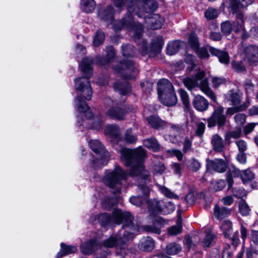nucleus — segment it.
<instances>
[{"instance_id":"nucleus-53","label":"nucleus","mask_w":258,"mask_h":258,"mask_svg":"<svg viewBox=\"0 0 258 258\" xmlns=\"http://www.w3.org/2000/svg\"><path fill=\"white\" fill-rule=\"evenodd\" d=\"M116 203V202L112 198H106L102 201L103 206L107 210H109Z\"/></svg>"},{"instance_id":"nucleus-28","label":"nucleus","mask_w":258,"mask_h":258,"mask_svg":"<svg viewBox=\"0 0 258 258\" xmlns=\"http://www.w3.org/2000/svg\"><path fill=\"white\" fill-rule=\"evenodd\" d=\"M95 6L94 0H81V9L85 13H91L95 9Z\"/></svg>"},{"instance_id":"nucleus-21","label":"nucleus","mask_w":258,"mask_h":258,"mask_svg":"<svg viewBox=\"0 0 258 258\" xmlns=\"http://www.w3.org/2000/svg\"><path fill=\"white\" fill-rule=\"evenodd\" d=\"M106 114L112 118L122 120L124 118L125 111L120 108L113 106L107 111Z\"/></svg>"},{"instance_id":"nucleus-59","label":"nucleus","mask_w":258,"mask_h":258,"mask_svg":"<svg viewBox=\"0 0 258 258\" xmlns=\"http://www.w3.org/2000/svg\"><path fill=\"white\" fill-rule=\"evenodd\" d=\"M195 57L190 54H187L185 57V62L191 66V68L189 69L190 71L192 70L195 66Z\"/></svg>"},{"instance_id":"nucleus-61","label":"nucleus","mask_w":258,"mask_h":258,"mask_svg":"<svg viewBox=\"0 0 258 258\" xmlns=\"http://www.w3.org/2000/svg\"><path fill=\"white\" fill-rule=\"evenodd\" d=\"M235 143L238 148L239 152H244L246 150L247 145L243 140H238L235 142Z\"/></svg>"},{"instance_id":"nucleus-7","label":"nucleus","mask_w":258,"mask_h":258,"mask_svg":"<svg viewBox=\"0 0 258 258\" xmlns=\"http://www.w3.org/2000/svg\"><path fill=\"white\" fill-rule=\"evenodd\" d=\"M158 93L161 102L166 106H173L177 98L172 84L166 79H163L158 83Z\"/></svg>"},{"instance_id":"nucleus-64","label":"nucleus","mask_w":258,"mask_h":258,"mask_svg":"<svg viewBox=\"0 0 258 258\" xmlns=\"http://www.w3.org/2000/svg\"><path fill=\"white\" fill-rule=\"evenodd\" d=\"M94 121L92 127L97 130H100L101 129L103 126V120L102 119H99L97 118H94Z\"/></svg>"},{"instance_id":"nucleus-24","label":"nucleus","mask_w":258,"mask_h":258,"mask_svg":"<svg viewBox=\"0 0 258 258\" xmlns=\"http://www.w3.org/2000/svg\"><path fill=\"white\" fill-rule=\"evenodd\" d=\"M209 51L214 55L217 56L219 61L224 64H228L229 62V57L228 54L225 51H222L214 47H210Z\"/></svg>"},{"instance_id":"nucleus-36","label":"nucleus","mask_w":258,"mask_h":258,"mask_svg":"<svg viewBox=\"0 0 258 258\" xmlns=\"http://www.w3.org/2000/svg\"><path fill=\"white\" fill-rule=\"evenodd\" d=\"M220 227L224 236L226 238L229 237L232 231L231 222L229 221H225Z\"/></svg>"},{"instance_id":"nucleus-18","label":"nucleus","mask_w":258,"mask_h":258,"mask_svg":"<svg viewBox=\"0 0 258 258\" xmlns=\"http://www.w3.org/2000/svg\"><path fill=\"white\" fill-rule=\"evenodd\" d=\"M164 21V19L157 14L153 15L146 20V22L149 24L148 26L152 29L161 28Z\"/></svg>"},{"instance_id":"nucleus-30","label":"nucleus","mask_w":258,"mask_h":258,"mask_svg":"<svg viewBox=\"0 0 258 258\" xmlns=\"http://www.w3.org/2000/svg\"><path fill=\"white\" fill-rule=\"evenodd\" d=\"M143 143L145 147L153 151H157L160 149V145L154 138L146 139L144 141Z\"/></svg>"},{"instance_id":"nucleus-55","label":"nucleus","mask_w":258,"mask_h":258,"mask_svg":"<svg viewBox=\"0 0 258 258\" xmlns=\"http://www.w3.org/2000/svg\"><path fill=\"white\" fill-rule=\"evenodd\" d=\"M188 42L195 48H197L198 47V38L195 34H190L188 37Z\"/></svg>"},{"instance_id":"nucleus-32","label":"nucleus","mask_w":258,"mask_h":258,"mask_svg":"<svg viewBox=\"0 0 258 258\" xmlns=\"http://www.w3.org/2000/svg\"><path fill=\"white\" fill-rule=\"evenodd\" d=\"M163 45L162 39L158 36L156 40L152 41L151 47L149 51L153 52L154 53H158L161 49Z\"/></svg>"},{"instance_id":"nucleus-49","label":"nucleus","mask_w":258,"mask_h":258,"mask_svg":"<svg viewBox=\"0 0 258 258\" xmlns=\"http://www.w3.org/2000/svg\"><path fill=\"white\" fill-rule=\"evenodd\" d=\"M124 139L128 143H134L136 142L137 138L132 133L130 129L127 130L124 135Z\"/></svg>"},{"instance_id":"nucleus-34","label":"nucleus","mask_w":258,"mask_h":258,"mask_svg":"<svg viewBox=\"0 0 258 258\" xmlns=\"http://www.w3.org/2000/svg\"><path fill=\"white\" fill-rule=\"evenodd\" d=\"M135 48L132 45H124L122 47V53L123 56L127 58L135 55Z\"/></svg>"},{"instance_id":"nucleus-1","label":"nucleus","mask_w":258,"mask_h":258,"mask_svg":"<svg viewBox=\"0 0 258 258\" xmlns=\"http://www.w3.org/2000/svg\"><path fill=\"white\" fill-rule=\"evenodd\" d=\"M145 155V151L141 147L135 150L124 148L121 151V160L125 166L131 165L130 174L133 177H138V189L143 194L144 197L133 196L130 198L131 203L137 206L147 202L150 194V188L147 184L151 181V178L143 165V159Z\"/></svg>"},{"instance_id":"nucleus-37","label":"nucleus","mask_w":258,"mask_h":258,"mask_svg":"<svg viewBox=\"0 0 258 258\" xmlns=\"http://www.w3.org/2000/svg\"><path fill=\"white\" fill-rule=\"evenodd\" d=\"M182 232V226L180 219L177 220V225L169 227L168 229V233L171 236H174L180 234Z\"/></svg>"},{"instance_id":"nucleus-35","label":"nucleus","mask_w":258,"mask_h":258,"mask_svg":"<svg viewBox=\"0 0 258 258\" xmlns=\"http://www.w3.org/2000/svg\"><path fill=\"white\" fill-rule=\"evenodd\" d=\"M181 250L180 245L176 243H171L167 245L166 251L167 253L170 255H174L178 253Z\"/></svg>"},{"instance_id":"nucleus-54","label":"nucleus","mask_w":258,"mask_h":258,"mask_svg":"<svg viewBox=\"0 0 258 258\" xmlns=\"http://www.w3.org/2000/svg\"><path fill=\"white\" fill-rule=\"evenodd\" d=\"M230 100L233 105H237L240 102V96L237 93L231 92Z\"/></svg>"},{"instance_id":"nucleus-12","label":"nucleus","mask_w":258,"mask_h":258,"mask_svg":"<svg viewBox=\"0 0 258 258\" xmlns=\"http://www.w3.org/2000/svg\"><path fill=\"white\" fill-rule=\"evenodd\" d=\"M258 53V48L256 46L250 45L245 48L243 54L244 59L246 60L250 65H256Z\"/></svg>"},{"instance_id":"nucleus-47","label":"nucleus","mask_w":258,"mask_h":258,"mask_svg":"<svg viewBox=\"0 0 258 258\" xmlns=\"http://www.w3.org/2000/svg\"><path fill=\"white\" fill-rule=\"evenodd\" d=\"M188 168L194 171H197L201 167L200 162L195 159H192L188 161Z\"/></svg>"},{"instance_id":"nucleus-31","label":"nucleus","mask_w":258,"mask_h":258,"mask_svg":"<svg viewBox=\"0 0 258 258\" xmlns=\"http://www.w3.org/2000/svg\"><path fill=\"white\" fill-rule=\"evenodd\" d=\"M114 89L119 92L122 95H126L131 92V86L126 84L115 82L114 85Z\"/></svg>"},{"instance_id":"nucleus-23","label":"nucleus","mask_w":258,"mask_h":258,"mask_svg":"<svg viewBox=\"0 0 258 258\" xmlns=\"http://www.w3.org/2000/svg\"><path fill=\"white\" fill-rule=\"evenodd\" d=\"M164 223V220L162 218L157 217L155 219V222L153 225L145 226L144 229L148 232L159 234L161 232V228L162 227Z\"/></svg>"},{"instance_id":"nucleus-63","label":"nucleus","mask_w":258,"mask_h":258,"mask_svg":"<svg viewBox=\"0 0 258 258\" xmlns=\"http://www.w3.org/2000/svg\"><path fill=\"white\" fill-rule=\"evenodd\" d=\"M198 53L200 57L201 58H208L209 56L207 49L204 47L199 49L198 50Z\"/></svg>"},{"instance_id":"nucleus-45","label":"nucleus","mask_w":258,"mask_h":258,"mask_svg":"<svg viewBox=\"0 0 258 258\" xmlns=\"http://www.w3.org/2000/svg\"><path fill=\"white\" fill-rule=\"evenodd\" d=\"M231 65L234 70L237 73H243L246 71V68L241 61H232Z\"/></svg>"},{"instance_id":"nucleus-39","label":"nucleus","mask_w":258,"mask_h":258,"mask_svg":"<svg viewBox=\"0 0 258 258\" xmlns=\"http://www.w3.org/2000/svg\"><path fill=\"white\" fill-rule=\"evenodd\" d=\"M181 99L186 109H188L190 107V103L189 100V96L187 93L183 89H180L178 90Z\"/></svg>"},{"instance_id":"nucleus-15","label":"nucleus","mask_w":258,"mask_h":258,"mask_svg":"<svg viewBox=\"0 0 258 258\" xmlns=\"http://www.w3.org/2000/svg\"><path fill=\"white\" fill-rule=\"evenodd\" d=\"M194 108L199 111H204L209 107V102L203 96L198 95L195 97L192 101Z\"/></svg>"},{"instance_id":"nucleus-10","label":"nucleus","mask_w":258,"mask_h":258,"mask_svg":"<svg viewBox=\"0 0 258 258\" xmlns=\"http://www.w3.org/2000/svg\"><path fill=\"white\" fill-rule=\"evenodd\" d=\"M224 109L220 105L215 106L214 107V111L211 116L208 118V126L212 127L215 126L216 124L218 127L223 126L226 122V117L224 114Z\"/></svg>"},{"instance_id":"nucleus-43","label":"nucleus","mask_w":258,"mask_h":258,"mask_svg":"<svg viewBox=\"0 0 258 258\" xmlns=\"http://www.w3.org/2000/svg\"><path fill=\"white\" fill-rule=\"evenodd\" d=\"M218 15V11L214 8H209L205 12V16L208 20H212L216 18Z\"/></svg>"},{"instance_id":"nucleus-51","label":"nucleus","mask_w":258,"mask_h":258,"mask_svg":"<svg viewBox=\"0 0 258 258\" xmlns=\"http://www.w3.org/2000/svg\"><path fill=\"white\" fill-rule=\"evenodd\" d=\"M239 170L234 167L233 168L232 172L230 175H228L227 177V181L228 183V188H230L233 184V180L232 176H236L239 174Z\"/></svg>"},{"instance_id":"nucleus-9","label":"nucleus","mask_w":258,"mask_h":258,"mask_svg":"<svg viewBox=\"0 0 258 258\" xmlns=\"http://www.w3.org/2000/svg\"><path fill=\"white\" fill-rule=\"evenodd\" d=\"M127 0H114L113 4L116 10H114L112 6L107 7L104 10H101L98 12L99 17L102 20L109 22L112 21L114 15L117 13H119L123 8Z\"/></svg>"},{"instance_id":"nucleus-14","label":"nucleus","mask_w":258,"mask_h":258,"mask_svg":"<svg viewBox=\"0 0 258 258\" xmlns=\"http://www.w3.org/2000/svg\"><path fill=\"white\" fill-rule=\"evenodd\" d=\"M253 0H241L239 3L237 0H226V3L228 5V7L231 9L233 13H236L237 12L248 5L252 4Z\"/></svg>"},{"instance_id":"nucleus-41","label":"nucleus","mask_w":258,"mask_h":258,"mask_svg":"<svg viewBox=\"0 0 258 258\" xmlns=\"http://www.w3.org/2000/svg\"><path fill=\"white\" fill-rule=\"evenodd\" d=\"M106 51L107 54L106 57L104 58V59H102L100 61L101 64H105L108 63L114 56V51L112 47H107Z\"/></svg>"},{"instance_id":"nucleus-6","label":"nucleus","mask_w":258,"mask_h":258,"mask_svg":"<svg viewBox=\"0 0 258 258\" xmlns=\"http://www.w3.org/2000/svg\"><path fill=\"white\" fill-rule=\"evenodd\" d=\"M128 175L120 167H116L114 170L107 172L104 178V182L112 193H119L121 191L123 181L126 180Z\"/></svg>"},{"instance_id":"nucleus-57","label":"nucleus","mask_w":258,"mask_h":258,"mask_svg":"<svg viewBox=\"0 0 258 258\" xmlns=\"http://www.w3.org/2000/svg\"><path fill=\"white\" fill-rule=\"evenodd\" d=\"M254 245L251 244V248L247 250L246 256L247 258H256L257 255V250L254 247Z\"/></svg>"},{"instance_id":"nucleus-40","label":"nucleus","mask_w":258,"mask_h":258,"mask_svg":"<svg viewBox=\"0 0 258 258\" xmlns=\"http://www.w3.org/2000/svg\"><path fill=\"white\" fill-rule=\"evenodd\" d=\"M105 35L104 32L100 30L97 31L94 38V45L95 46H99L102 44Z\"/></svg>"},{"instance_id":"nucleus-19","label":"nucleus","mask_w":258,"mask_h":258,"mask_svg":"<svg viewBox=\"0 0 258 258\" xmlns=\"http://www.w3.org/2000/svg\"><path fill=\"white\" fill-rule=\"evenodd\" d=\"M99 245L95 240H91L83 243L81 250L84 254H90L98 249Z\"/></svg>"},{"instance_id":"nucleus-26","label":"nucleus","mask_w":258,"mask_h":258,"mask_svg":"<svg viewBox=\"0 0 258 258\" xmlns=\"http://www.w3.org/2000/svg\"><path fill=\"white\" fill-rule=\"evenodd\" d=\"M77 248L75 246L68 245L63 243L61 244V249L57 253L56 258H61L63 256L72 253H75Z\"/></svg>"},{"instance_id":"nucleus-58","label":"nucleus","mask_w":258,"mask_h":258,"mask_svg":"<svg viewBox=\"0 0 258 258\" xmlns=\"http://www.w3.org/2000/svg\"><path fill=\"white\" fill-rule=\"evenodd\" d=\"M197 128L196 130V135L199 137H202L205 132V124L202 122L197 123Z\"/></svg>"},{"instance_id":"nucleus-56","label":"nucleus","mask_w":258,"mask_h":258,"mask_svg":"<svg viewBox=\"0 0 258 258\" xmlns=\"http://www.w3.org/2000/svg\"><path fill=\"white\" fill-rule=\"evenodd\" d=\"M213 86L214 88L218 87L220 85L225 82V79L223 78L214 77L212 80Z\"/></svg>"},{"instance_id":"nucleus-4","label":"nucleus","mask_w":258,"mask_h":258,"mask_svg":"<svg viewBox=\"0 0 258 258\" xmlns=\"http://www.w3.org/2000/svg\"><path fill=\"white\" fill-rule=\"evenodd\" d=\"M92 58H84L81 63L82 72L85 75V77H80L75 80V87L77 91L80 92V95L87 100H90L92 96V89L90 87L89 78L92 74Z\"/></svg>"},{"instance_id":"nucleus-62","label":"nucleus","mask_w":258,"mask_h":258,"mask_svg":"<svg viewBox=\"0 0 258 258\" xmlns=\"http://www.w3.org/2000/svg\"><path fill=\"white\" fill-rule=\"evenodd\" d=\"M241 130L240 128H236L234 131H231L228 133V136L230 138L236 139L240 137Z\"/></svg>"},{"instance_id":"nucleus-20","label":"nucleus","mask_w":258,"mask_h":258,"mask_svg":"<svg viewBox=\"0 0 258 258\" xmlns=\"http://www.w3.org/2000/svg\"><path fill=\"white\" fill-rule=\"evenodd\" d=\"M149 124L155 129L162 128L166 126V122L157 116L151 115L146 118Z\"/></svg>"},{"instance_id":"nucleus-38","label":"nucleus","mask_w":258,"mask_h":258,"mask_svg":"<svg viewBox=\"0 0 258 258\" xmlns=\"http://www.w3.org/2000/svg\"><path fill=\"white\" fill-rule=\"evenodd\" d=\"M106 131L110 135L118 138L120 137V131L118 126L110 124L106 126Z\"/></svg>"},{"instance_id":"nucleus-48","label":"nucleus","mask_w":258,"mask_h":258,"mask_svg":"<svg viewBox=\"0 0 258 258\" xmlns=\"http://www.w3.org/2000/svg\"><path fill=\"white\" fill-rule=\"evenodd\" d=\"M214 239V235L212 233H208L205 236L202 244L204 247H209Z\"/></svg>"},{"instance_id":"nucleus-25","label":"nucleus","mask_w":258,"mask_h":258,"mask_svg":"<svg viewBox=\"0 0 258 258\" xmlns=\"http://www.w3.org/2000/svg\"><path fill=\"white\" fill-rule=\"evenodd\" d=\"M139 248L144 251H150L154 247V242L150 237L143 238L139 244Z\"/></svg>"},{"instance_id":"nucleus-29","label":"nucleus","mask_w":258,"mask_h":258,"mask_svg":"<svg viewBox=\"0 0 258 258\" xmlns=\"http://www.w3.org/2000/svg\"><path fill=\"white\" fill-rule=\"evenodd\" d=\"M91 149L96 154H102L105 153V149L103 146L98 140H92L89 143Z\"/></svg>"},{"instance_id":"nucleus-8","label":"nucleus","mask_w":258,"mask_h":258,"mask_svg":"<svg viewBox=\"0 0 258 258\" xmlns=\"http://www.w3.org/2000/svg\"><path fill=\"white\" fill-rule=\"evenodd\" d=\"M114 71L126 79H134L138 74V70L134 63L130 59H124L114 67Z\"/></svg>"},{"instance_id":"nucleus-44","label":"nucleus","mask_w":258,"mask_h":258,"mask_svg":"<svg viewBox=\"0 0 258 258\" xmlns=\"http://www.w3.org/2000/svg\"><path fill=\"white\" fill-rule=\"evenodd\" d=\"M160 191L165 196L170 199H177L178 196L165 186L160 187Z\"/></svg>"},{"instance_id":"nucleus-17","label":"nucleus","mask_w":258,"mask_h":258,"mask_svg":"<svg viewBox=\"0 0 258 258\" xmlns=\"http://www.w3.org/2000/svg\"><path fill=\"white\" fill-rule=\"evenodd\" d=\"M75 104L79 111L84 113L86 117L89 118H91L93 116V113L90 110L89 106L79 95H78L76 98Z\"/></svg>"},{"instance_id":"nucleus-46","label":"nucleus","mask_w":258,"mask_h":258,"mask_svg":"<svg viewBox=\"0 0 258 258\" xmlns=\"http://www.w3.org/2000/svg\"><path fill=\"white\" fill-rule=\"evenodd\" d=\"M241 178L243 182L252 180L254 178V174L249 169L244 170L241 174Z\"/></svg>"},{"instance_id":"nucleus-42","label":"nucleus","mask_w":258,"mask_h":258,"mask_svg":"<svg viewBox=\"0 0 258 258\" xmlns=\"http://www.w3.org/2000/svg\"><path fill=\"white\" fill-rule=\"evenodd\" d=\"M239 211L243 216H246L249 214L250 209L244 201H241L239 202Z\"/></svg>"},{"instance_id":"nucleus-52","label":"nucleus","mask_w":258,"mask_h":258,"mask_svg":"<svg viewBox=\"0 0 258 258\" xmlns=\"http://www.w3.org/2000/svg\"><path fill=\"white\" fill-rule=\"evenodd\" d=\"M221 30L225 34H229L232 30V25L229 22H225L221 24Z\"/></svg>"},{"instance_id":"nucleus-13","label":"nucleus","mask_w":258,"mask_h":258,"mask_svg":"<svg viewBox=\"0 0 258 258\" xmlns=\"http://www.w3.org/2000/svg\"><path fill=\"white\" fill-rule=\"evenodd\" d=\"M207 166L209 169L214 170L219 173L225 172L227 167L225 162L223 160L219 159L207 160Z\"/></svg>"},{"instance_id":"nucleus-11","label":"nucleus","mask_w":258,"mask_h":258,"mask_svg":"<svg viewBox=\"0 0 258 258\" xmlns=\"http://www.w3.org/2000/svg\"><path fill=\"white\" fill-rule=\"evenodd\" d=\"M149 209L157 212H162L165 214L173 212L175 209V205L171 202L165 203L162 201L153 200L148 202Z\"/></svg>"},{"instance_id":"nucleus-22","label":"nucleus","mask_w":258,"mask_h":258,"mask_svg":"<svg viewBox=\"0 0 258 258\" xmlns=\"http://www.w3.org/2000/svg\"><path fill=\"white\" fill-rule=\"evenodd\" d=\"M231 210L225 207H220L215 205L214 209V215L219 220H222L230 215Z\"/></svg>"},{"instance_id":"nucleus-50","label":"nucleus","mask_w":258,"mask_h":258,"mask_svg":"<svg viewBox=\"0 0 258 258\" xmlns=\"http://www.w3.org/2000/svg\"><path fill=\"white\" fill-rule=\"evenodd\" d=\"M105 156L107 157V156L105 154ZM107 161V158L101 157L99 160L97 159L96 161H93V164L95 168H99L106 165Z\"/></svg>"},{"instance_id":"nucleus-3","label":"nucleus","mask_w":258,"mask_h":258,"mask_svg":"<svg viewBox=\"0 0 258 258\" xmlns=\"http://www.w3.org/2000/svg\"><path fill=\"white\" fill-rule=\"evenodd\" d=\"M158 7L157 4L153 0H136L131 1L127 5V16L121 21L116 22L113 25L115 30H120L123 28L131 30L134 32L133 38L135 41L137 40L143 41L141 36L143 32V26L140 23H136L133 20V13L137 14L138 17H141L140 13L146 12L155 11Z\"/></svg>"},{"instance_id":"nucleus-60","label":"nucleus","mask_w":258,"mask_h":258,"mask_svg":"<svg viewBox=\"0 0 258 258\" xmlns=\"http://www.w3.org/2000/svg\"><path fill=\"white\" fill-rule=\"evenodd\" d=\"M225 186V181L223 180H220L216 183L213 184L212 187L215 191H218L222 189Z\"/></svg>"},{"instance_id":"nucleus-27","label":"nucleus","mask_w":258,"mask_h":258,"mask_svg":"<svg viewBox=\"0 0 258 258\" xmlns=\"http://www.w3.org/2000/svg\"><path fill=\"white\" fill-rule=\"evenodd\" d=\"M211 144L214 150L221 152L224 148V143L222 138L217 134L212 136Z\"/></svg>"},{"instance_id":"nucleus-5","label":"nucleus","mask_w":258,"mask_h":258,"mask_svg":"<svg viewBox=\"0 0 258 258\" xmlns=\"http://www.w3.org/2000/svg\"><path fill=\"white\" fill-rule=\"evenodd\" d=\"M205 76V72L200 70L194 76L184 78L183 83L189 90H191L196 87H199L207 96L214 102H216V96L209 87L207 79H203Z\"/></svg>"},{"instance_id":"nucleus-2","label":"nucleus","mask_w":258,"mask_h":258,"mask_svg":"<svg viewBox=\"0 0 258 258\" xmlns=\"http://www.w3.org/2000/svg\"><path fill=\"white\" fill-rule=\"evenodd\" d=\"M100 219L108 224H120L123 222L122 228L119 231L118 235L110 236L103 242L102 245L106 247L112 248L125 244L133 240L139 231V226L133 223V217L128 212L115 209L111 216L106 213L101 214Z\"/></svg>"},{"instance_id":"nucleus-16","label":"nucleus","mask_w":258,"mask_h":258,"mask_svg":"<svg viewBox=\"0 0 258 258\" xmlns=\"http://www.w3.org/2000/svg\"><path fill=\"white\" fill-rule=\"evenodd\" d=\"M235 14H236V20L233 23L232 30L236 33L242 31L243 32L242 37L243 39H245L247 36L245 35L244 32V29L243 26V20L242 14L241 11Z\"/></svg>"},{"instance_id":"nucleus-33","label":"nucleus","mask_w":258,"mask_h":258,"mask_svg":"<svg viewBox=\"0 0 258 258\" xmlns=\"http://www.w3.org/2000/svg\"><path fill=\"white\" fill-rule=\"evenodd\" d=\"M180 45V42L178 41L170 42L167 46V53L170 55L175 54L179 50Z\"/></svg>"}]
</instances>
